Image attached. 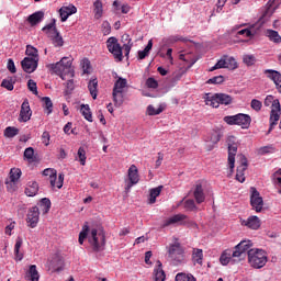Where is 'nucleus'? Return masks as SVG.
<instances>
[{"instance_id":"nucleus-47","label":"nucleus","mask_w":281,"mask_h":281,"mask_svg":"<svg viewBox=\"0 0 281 281\" xmlns=\"http://www.w3.org/2000/svg\"><path fill=\"white\" fill-rule=\"evenodd\" d=\"M267 34L270 41H273V43H281V36L277 31L268 30Z\"/></svg>"},{"instance_id":"nucleus-53","label":"nucleus","mask_w":281,"mask_h":281,"mask_svg":"<svg viewBox=\"0 0 281 281\" xmlns=\"http://www.w3.org/2000/svg\"><path fill=\"white\" fill-rule=\"evenodd\" d=\"M27 87L29 90L34 94V95H38V87L36 86V83L34 82L33 79H30L27 81Z\"/></svg>"},{"instance_id":"nucleus-15","label":"nucleus","mask_w":281,"mask_h":281,"mask_svg":"<svg viewBox=\"0 0 281 281\" xmlns=\"http://www.w3.org/2000/svg\"><path fill=\"white\" fill-rule=\"evenodd\" d=\"M251 195H250V204L256 212H262V205H265L262 201V196H260V192L256 188H251Z\"/></svg>"},{"instance_id":"nucleus-1","label":"nucleus","mask_w":281,"mask_h":281,"mask_svg":"<svg viewBox=\"0 0 281 281\" xmlns=\"http://www.w3.org/2000/svg\"><path fill=\"white\" fill-rule=\"evenodd\" d=\"M87 238L93 251L104 250V245H106V236H104V233L102 232L98 233V229L95 228L90 231L89 223L86 222L81 228V232L79 233V245H85V240H87Z\"/></svg>"},{"instance_id":"nucleus-28","label":"nucleus","mask_w":281,"mask_h":281,"mask_svg":"<svg viewBox=\"0 0 281 281\" xmlns=\"http://www.w3.org/2000/svg\"><path fill=\"white\" fill-rule=\"evenodd\" d=\"M193 196L198 204H201L205 201V193L203 192V186H201V184L195 186Z\"/></svg>"},{"instance_id":"nucleus-16","label":"nucleus","mask_w":281,"mask_h":281,"mask_svg":"<svg viewBox=\"0 0 281 281\" xmlns=\"http://www.w3.org/2000/svg\"><path fill=\"white\" fill-rule=\"evenodd\" d=\"M220 262L223 265V267H227L228 263L233 262V265H236V262H240V259L238 257H234V249H226L222 252L220 257Z\"/></svg>"},{"instance_id":"nucleus-5","label":"nucleus","mask_w":281,"mask_h":281,"mask_svg":"<svg viewBox=\"0 0 281 281\" xmlns=\"http://www.w3.org/2000/svg\"><path fill=\"white\" fill-rule=\"evenodd\" d=\"M42 32H45L48 38L53 41L55 47H63V45H65L63 36H60L58 29H56V20H53V22L44 26Z\"/></svg>"},{"instance_id":"nucleus-19","label":"nucleus","mask_w":281,"mask_h":281,"mask_svg":"<svg viewBox=\"0 0 281 281\" xmlns=\"http://www.w3.org/2000/svg\"><path fill=\"white\" fill-rule=\"evenodd\" d=\"M239 159L240 165L237 167L236 180L239 181V183H245V171L248 168L247 157H245V155H240Z\"/></svg>"},{"instance_id":"nucleus-43","label":"nucleus","mask_w":281,"mask_h":281,"mask_svg":"<svg viewBox=\"0 0 281 281\" xmlns=\"http://www.w3.org/2000/svg\"><path fill=\"white\" fill-rule=\"evenodd\" d=\"M21 175H22V172H21V169H19V168H12L11 170H10V173H9V180L11 181V182H16V181H19V179H21Z\"/></svg>"},{"instance_id":"nucleus-39","label":"nucleus","mask_w":281,"mask_h":281,"mask_svg":"<svg viewBox=\"0 0 281 281\" xmlns=\"http://www.w3.org/2000/svg\"><path fill=\"white\" fill-rule=\"evenodd\" d=\"M127 81L124 78H119L115 83H114V88L113 91H117V92H122L124 93V89L126 88Z\"/></svg>"},{"instance_id":"nucleus-23","label":"nucleus","mask_w":281,"mask_h":281,"mask_svg":"<svg viewBox=\"0 0 281 281\" xmlns=\"http://www.w3.org/2000/svg\"><path fill=\"white\" fill-rule=\"evenodd\" d=\"M186 221H188V215L186 214H176L168 220L165 221L162 224V227H169V225H175L177 223H180V225L186 224Z\"/></svg>"},{"instance_id":"nucleus-14","label":"nucleus","mask_w":281,"mask_h":281,"mask_svg":"<svg viewBox=\"0 0 281 281\" xmlns=\"http://www.w3.org/2000/svg\"><path fill=\"white\" fill-rule=\"evenodd\" d=\"M204 142L209 150H213L214 146L221 142V132L218 130H212L204 136Z\"/></svg>"},{"instance_id":"nucleus-20","label":"nucleus","mask_w":281,"mask_h":281,"mask_svg":"<svg viewBox=\"0 0 281 281\" xmlns=\"http://www.w3.org/2000/svg\"><path fill=\"white\" fill-rule=\"evenodd\" d=\"M281 108L280 103H274V109H271L270 112V130L273 131V126H278V122L280 121Z\"/></svg>"},{"instance_id":"nucleus-27","label":"nucleus","mask_w":281,"mask_h":281,"mask_svg":"<svg viewBox=\"0 0 281 281\" xmlns=\"http://www.w3.org/2000/svg\"><path fill=\"white\" fill-rule=\"evenodd\" d=\"M249 229H259L260 228V218L258 216H250L246 222L243 223Z\"/></svg>"},{"instance_id":"nucleus-55","label":"nucleus","mask_w":281,"mask_h":281,"mask_svg":"<svg viewBox=\"0 0 281 281\" xmlns=\"http://www.w3.org/2000/svg\"><path fill=\"white\" fill-rule=\"evenodd\" d=\"M250 106L254 111H260L262 109V102L258 99H252L250 102Z\"/></svg>"},{"instance_id":"nucleus-34","label":"nucleus","mask_w":281,"mask_h":281,"mask_svg":"<svg viewBox=\"0 0 281 281\" xmlns=\"http://www.w3.org/2000/svg\"><path fill=\"white\" fill-rule=\"evenodd\" d=\"M93 13L94 19H102V14H104V8L100 0L93 2Z\"/></svg>"},{"instance_id":"nucleus-25","label":"nucleus","mask_w":281,"mask_h":281,"mask_svg":"<svg viewBox=\"0 0 281 281\" xmlns=\"http://www.w3.org/2000/svg\"><path fill=\"white\" fill-rule=\"evenodd\" d=\"M25 280H29V281L41 280V274L38 273V269L36 268V265H31L29 267V270L25 273Z\"/></svg>"},{"instance_id":"nucleus-6","label":"nucleus","mask_w":281,"mask_h":281,"mask_svg":"<svg viewBox=\"0 0 281 281\" xmlns=\"http://www.w3.org/2000/svg\"><path fill=\"white\" fill-rule=\"evenodd\" d=\"M224 122L229 126H241V128H249L251 126V116L248 114H236V115H228L224 117Z\"/></svg>"},{"instance_id":"nucleus-31","label":"nucleus","mask_w":281,"mask_h":281,"mask_svg":"<svg viewBox=\"0 0 281 281\" xmlns=\"http://www.w3.org/2000/svg\"><path fill=\"white\" fill-rule=\"evenodd\" d=\"M161 190H164V186H159L157 188L150 189L149 191V204L153 205L157 203V196L161 194Z\"/></svg>"},{"instance_id":"nucleus-8","label":"nucleus","mask_w":281,"mask_h":281,"mask_svg":"<svg viewBox=\"0 0 281 281\" xmlns=\"http://www.w3.org/2000/svg\"><path fill=\"white\" fill-rule=\"evenodd\" d=\"M254 247V243L251 240H241L238 245L234 247V258H238L240 261L245 260L246 256H249V251Z\"/></svg>"},{"instance_id":"nucleus-17","label":"nucleus","mask_w":281,"mask_h":281,"mask_svg":"<svg viewBox=\"0 0 281 281\" xmlns=\"http://www.w3.org/2000/svg\"><path fill=\"white\" fill-rule=\"evenodd\" d=\"M30 120H32V109L30 101L25 99L21 105L19 122H30Z\"/></svg>"},{"instance_id":"nucleus-3","label":"nucleus","mask_w":281,"mask_h":281,"mask_svg":"<svg viewBox=\"0 0 281 281\" xmlns=\"http://www.w3.org/2000/svg\"><path fill=\"white\" fill-rule=\"evenodd\" d=\"M204 102L207 106H212L213 109H218V106H221V104H225L226 106L232 104L233 102V98L229 94H225V93H206L203 97Z\"/></svg>"},{"instance_id":"nucleus-38","label":"nucleus","mask_w":281,"mask_h":281,"mask_svg":"<svg viewBox=\"0 0 281 281\" xmlns=\"http://www.w3.org/2000/svg\"><path fill=\"white\" fill-rule=\"evenodd\" d=\"M21 247H23V239L21 237H18L14 246V254L16 260H23V254H20Z\"/></svg>"},{"instance_id":"nucleus-59","label":"nucleus","mask_w":281,"mask_h":281,"mask_svg":"<svg viewBox=\"0 0 281 281\" xmlns=\"http://www.w3.org/2000/svg\"><path fill=\"white\" fill-rule=\"evenodd\" d=\"M146 86L148 87V89H157V87H159V82H157V80H155V78L149 77L146 80Z\"/></svg>"},{"instance_id":"nucleus-11","label":"nucleus","mask_w":281,"mask_h":281,"mask_svg":"<svg viewBox=\"0 0 281 281\" xmlns=\"http://www.w3.org/2000/svg\"><path fill=\"white\" fill-rule=\"evenodd\" d=\"M169 258L172 259L177 265H180V262L183 260V247H181V244L176 243L171 244L168 249Z\"/></svg>"},{"instance_id":"nucleus-21","label":"nucleus","mask_w":281,"mask_h":281,"mask_svg":"<svg viewBox=\"0 0 281 281\" xmlns=\"http://www.w3.org/2000/svg\"><path fill=\"white\" fill-rule=\"evenodd\" d=\"M236 153H238V145L228 143V167L232 172L236 164Z\"/></svg>"},{"instance_id":"nucleus-60","label":"nucleus","mask_w":281,"mask_h":281,"mask_svg":"<svg viewBox=\"0 0 281 281\" xmlns=\"http://www.w3.org/2000/svg\"><path fill=\"white\" fill-rule=\"evenodd\" d=\"M5 186H7L8 192H16V182L15 181L12 182V180L7 179Z\"/></svg>"},{"instance_id":"nucleus-51","label":"nucleus","mask_w":281,"mask_h":281,"mask_svg":"<svg viewBox=\"0 0 281 281\" xmlns=\"http://www.w3.org/2000/svg\"><path fill=\"white\" fill-rule=\"evenodd\" d=\"M206 82H207V85H223V82H225V77L216 76V77L209 79Z\"/></svg>"},{"instance_id":"nucleus-13","label":"nucleus","mask_w":281,"mask_h":281,"mask_svg":"<svg viewBox=\"0 0 281 281\" xmlns=\"http://www.w3.org/2000/svg\"><path fill=\"white\" fill-rule=\"evenodd\" d=\"M40 217L41 211L38 206H33L29 209V212L26 214L27 226L31 227V229H34L38 225Z\"/></svg>"},{"instance_id":"nucleus-18","label":"nucleus","mask_w":281,"mask_h":281,"mask_svg":"<svg viewBox=\"0 0 281 281\" xmlns=\"http://www.w3.org/2000/svg\"><path fill=\"white\" fill-rule=\"evenodd\" d=\"M21 66L25 74H34V70L38 69V59L24 57V59L21 61Z\"/></svg>"},{"instance_id":"nucleus-42","label":"nucleus","mask_w":281,"mask_h":281,"mask_svg":"<svg viewBox=\"0 0 281 281\" xmlns=\"http://www.w3.org/2000/svg\"><path fill=\"white\" fill-rule=\"evenodd\" d=\"M150 49H153V40L148 41L147 46L144 48V50L138 52V59L144 60L148 54H150Z\"/></svg>"},{"instance_id":"nucleus-36","label":"nucleus","mask_w":281,"mask_h":281,"mask_svg":"<svg viewBox=\"0 0 281 281\" xmlns=\"http://www.w3.org/2000/svg\"><path fill=\"white\" fill-rule=\"evenodd\" d=\"M88 89L90 91L91 97L93 100H97L98 98V79H92L88 83Z\"/></svg>"},{"instance_id":"nucleus-24","label":"nucleus","mask_w":281,"mask_h":281,"mask_svg":"<svg viewBox=\"0 0 281 281\" xmlns=\"http://www.w3.org/2000/svg\"><path fill=\"white\" fill-rule=\"evenodd\" d=\"M76 12H78V9L74 4H69L68 7H61L59 9L61 22L65 23V21H67V19H69L71 14H76Z\"/></svg>"},{"instance_id":"nucleus-2","label":"nucleus","mask_w":281,"mask_h":281,"mask_svg":"<svg viewBox=\"0 0 281 281\" xmlns=\"http://www.w3.org/2000/svg\"><path fill=\"white\" fill-rule=\"evenodd\" d=\"M72 63L74 59H71V57H63L59 61L50 64L48 67L53 70V74L59 76L61 80H67V78H74L75 76L74 68L71 67Z\"/></svg>"},{"instance_id":"nucleus-64","label":"nucleus","mask_w":281,"mask_h":281,"mask_svg":"<svg viewBox=\"0 0 281 281\" xmlns=\"http://www.w3.org/2000/svg\"><path fill=\"white\" fill-rule=\"evenodd\" d=\"M49 139H50L49 132H44L42 134V143L45 144L46 146H49Z\"/></svg>"},{"instance_id":"nucleus-10","label":"nucleus","mask_w":281,"mask_h":281,"mask_svg":"<svg viewBox=\"0 0 281 281\" xmlns=\"http://www.w3.org/2000/svg\"><path fill=\"white\" fill-rule=\"evenodd\" d=\"M106 47L110 54H112L119 63H121L123 55H122V46H120V43H117L116 37H110L106 41Z\"/></svg>"},{"instance_id":"nucleus-52","label":"nucleus","mask_w":281,"mask_h":281,"mask_svg":"<svg viewBox=\"0 0 281 281\" xmlns=\"http://www.w3.org/2000/svg\"><path fill=\"white\" fill-rule=\"evenodd\" d=\"M225 65H227V63L225 61V56H224L212 68H210V71H216V69H225Z\"/></svg>"},{"instance_id":"nucleus-22","label":"nucleus","mask_w":281,"mask_h":281,"mask_svg":"<svg viewBox=\"0 0 281 281\" xmlns=\"http://www.w3.org/2000/svg\"><path fill=\"white\" fill-rule=\"evenodd\" d=\"M266 76L272 80L276 85V89L278 90L279 93H281V74L278 72V70H265Z\"/></svg>"},{"instance_id":"nucleus-49","label":"nucleus","mask_w":281,"mask_h":281,"mask_svg":"<svg viewBox=\"0 0 281 281\" xmlns=\"http://www.w3.org/2000/svg\"><path fill=\"white\" fill-rule=\"evenodd\" d=\"M1 87H3V89H7L8 91H14V81L12 80V78L3 79L1 82Z\"/></svg>"},{"instance_id":"nucleus-12","label":"nucleus","mask_w":281,"mask_h":281,"mask_svg":"<svg viewBox=\"0 0 281 281\" xmlns=\"http://www.w3.org/2000/svg\"><path fill=\"white\" fill-rule=\"evenodd\" d=\"M127 177L130 182H127L125 191L131 192V188L139 183V170L137 169V166L131 165V167L127 170Z\"/></svg>"},{"instance_id":"nucleus-4","label":"nucleus","mask_w":281,"mask_h":281,"mask_svg":"<svg viewBox=\"0 0 281 281\" xmlns=\"http://www.w3.org/2000/svg\"><path fill=\"white\" fill-rule=\"evenodd\" d=\"M267 252L259 248L248 250V263L252 269H262L267 265Z\"/></svg>"},{"instance_id":"nucleus-35","label":"nucleus","mask_w":281,"mask_h":281,"mask_svg":"<svg viewBox=\"0 0 281 281\" xmlns=\"http://www.w3.org/2000/svg\"><path fill=\"white\" fill-rule=\"evenodd\" d=\"M80 113L88 122H93V114L91 113V108L89 104H81Z\"/></svg>"},{"instance_id":"nucleus-44","label":"nucleus","mask_w":281,"mask_h":281,"mask_svg":"<svg viewBox=\"0 0 281 281\" xmlns=\"http://www.w3.org/2000/svg\"><path fill=\"white\" fill-rule=\"evenodd\" d=\"M176 281H196V278L192 273L180 272L176 276Z\"/></svg>"},{"instance_id":"nucleus-41","label":"nucleus","mask_w":281,"mask_h":281,"mask_svg":"<svg viewBox=\"0 0 281 281\" xmlns=\"http://www.w3.org/2000/svg\"><path fill=\"white\" fill-rule=\"evenodd\" d=\"M25 54H26L27 58H33L35 60H38V49H36V47H34L32 45H27Z\"/></svg>"},{"instance_id":"nucleus-62","label":"nucleus","mask_w":281,"mask_h":281,"mask_svg":"<svg viewBox=\"0 0 281 281\" xmlns=\"http://www.w3.org/2000/svg\"><path fill=\"white\" fill-rule=\"evenodd\" d=\"M259 155H268L269 153H273V146H263L258 149Z\"/></svg>"},{"instance_id":"nucleus-37","label":"nucleus","mask_w":281,"mask_h":281,"mask_svg":"<svg viewBox=\"0 0 281 281\" xmlns=\"http://www.w3.org/2000/svg\"><path fill=\"white\" fill-rule=\"evenodd\" d=\"M112 95L115 106L120 108L122 104H124V92L113 90Z\"/></svg>"},{"instance_id":"nucleus-7","label":"nucleus","mask_w":281,"mask_h":281,"mask_svg":"<svg viewBox=\"0 0 281 281\" xmlns=\"http://www.w3.org/2000/svg\"><path fill=\"white\" fill-rule=\"evenodd\" d=\"M277 0H269L265 7L261 8V15L259 18V23L265 25V23H269L271 16L276 13V9L278 8Z\"/></svg>"},{"instance_id":"nucleus-63","label":"nucleus","mask_w":281,"mask_h":281,"mask_svg":"<svg viewBox=\"0 0 281 281\" xmlns=\"http://www.w3.org/2000/svg\"><path fill=\"white\" fill-rule=\"evenodd\" d=\"M7 68L11 74H16V66L14 65V60L9 59L7 64Z\"/></svg>"},{"instance_id":"nucleus-57","label":"nucleus","mask_w":281,"mask_h":281,"mask_svg":"<svg viewBox=\"0 0 281 281\" xmlns=\"http://www.w3.org/2000/svg\"><path fill=\"white\" fill-rule=\"evenodd\" d=\"M42 100L44 102L45 109L48 110V113H52V109L54 106L52 99H49V97H44Z\"/></svg>"},{"instance_id":"nucleus-48","label":"nucleus","mask_w":281,"mask_h":281,"mask_svg":"<svg viewBox=\"0 0 281 281\" xmlns=\"http://www.w3.org/2000/svg\"><path fill=\"white\" fill-rule=\"evenodd\" d=\"M16 135H19V128L16 127H12V126H8L4 130V137H16Z\"/></svg>"},{"instance_id":"nucleus-45","label":"nucleus","mask_w":281,"mask_h":281,"mask_svg":"<svg viewBox=\"0 0 281 281\" xmlns=\"http://www.w3.org/2000/svg\"><path fill=\"white\" fill-rule=\"evenodd\" d=\"M276 103L280 104V100L276 99L273 95H267L265 99V106H271V109L276 108Z\"/></svg>"},{"instance_id":"nucleus-26","label":"nucleus","mask_w":281,"mask_h":281,"mask_svg":"<svg viewBox=\"0 0 281 281\" xmlns=\"http://www.w3.org/2000/svg\"><path fill=\"white\" fill-rule=\"evenodd\" d=\"M43 19H45V13L43 11H37V12L31 14L29 16L27 21L31 25H38V23H41V21H43Z\"/></svg>"},{"instance_id":"nucleus-40","label":"nucleus","mask_w":281,"mask_h":281,"mask_svg":"<svg viewBox=\"0 0 281 281\" xmlns=\"http://www.w3.org/2000/svg\"><path fill=\"white\" fill-rule=\"evenodd\" d=\"M225 59V69H238V63L234 57H229L227 55L224 56Z\"/></svg>"},{"instance_id":"nucleus-61","label":"nucleus","mask_w":281,"mask_h":281,"mask_svg":"<svg viewBox=\"0 0 281 281\" xmlns=\"http://www.w3.org/2000/svg\"><path fill=\"white\" fill-rule=\"evenodd\" d=\"M184 207L190 212H194V210H196V204L194 203V200H187L184 202Z\"/></svg>"},{"instance_id":"nucleus-9","label":"nucleus","mask_w":281,"mask_h":281,"mask_svg":"<svg viewBox=\"0 0 281 281\" xmlns=\"http://www.w3.org/2000/svg\"><path fill=\"white\" fill-rule=\"evenodd\" d=\"M44 177H49V183L52 188H57L60 190L63 183L65 182V176L60 173L59 176L56 172V169L47 168L43 171Z\"/></svg>"},{"instance_id":"nucleus-50","label":"nucleus","mask_w":281,"mask_h":281,"mask_svg":"<svg viewBox=\"0 0 281 281\" xmlns=\"http://www.w3.org/2000/svg\"><path fill=\"white\" fill-rule=\"evenodd\" d=\"M160 113H164V109L159 106L158 109H155L153 105L147 106V114L148 115H159Z\"/></svg>"},{"instance_id":"nucleus-29","label":"nucleus","mask_w":281,"mask_h":281,"mask_svg":"<svg viewBox=\"0 0 281 281\" xmlns=\"http://www.w3.org/2000/svg\"><path fill=\"white\" fill-rule=\"evenodd\" d=\"M38 207L43 214H49V210H52V201L48 198H44L40 201Z\"/></svg>"},{"instance_id":"nucleus-58","label":"nucleus","mask_w":281,"mask_h":281,"mask_svg":"<svg viewBox=\"0 0 281 281\" xmlns=\"http://www.w3.org/2000/svg\"><path fill=\"white\" fill-rule=\"evenodd\" d=\"M243 60L245 65H247L248 67H251V65L256 63V57H254V55H244Z\"/></svg>"},{"instance_id":"nucleus-30","label":"nucleus","mask_w":281,"mask_h":281,"mask_svg":"<svg viewBox=\"0 0 281 281\" xmlns=\"http://www.w3.org/2000/svg\"><path fill=\"white\" fill-rule=\"evenodd\" d=\"M25 194L26 196H36V194H38V182H29L25 188Z\"/></svg>"},{"instance_id":"nucleus-54","label":"nucleus","mask_w":281,"mask_h":281,"mask_svg":"<svg viewBox=\"0 0 281 281\" xmlns=\"http://www.w3.org/2000/svg\"><path fill=\"white\" fill-rule=\"evenodd\" d=\"M24 158L27 159V161H34V148L27 147L24 150Z\"/></svg>"},{"instance_id":"nucleus-33","label":"nucleus","mask_w":281,"mask_h":281,"mask_svg":"<svg viewBox=\"0 0 281 281\" xmlns=\"http://www.w3.org/2000/svg\"><path fill=\"white\" fill-rule=\"evenodd\" d=\"M158 268L154 270V280L155 281H165L166 272L161 269V261H157Z\"/></svg>"},{"instance_id":"nucleus-56","label":"nucleus","mask_w":281,"mask_h":281,"mask_svg":"<svg viewBox=\"0 0 281 281\" xmlns=\"http://www.w3.org/2000/svg\"><path fill=\"white\" fill-rule=\"evenodd\" d=\"M81 68L83 69V74H89V69H91V61L88 58H83L81 60Z\"/></svg>"},{"instance_id":"nucleus-46","label":"nucleus","mask_w":281,"mask_h":281,"mask_svg":"<svg viewBox=\"0 0 281 281\" xmlns=\"http://www.w3.org/2000/svg\"><path fill=\"white\" fill-rule=\"evenodd\" d=\"M79 162L81 166H87V151L85 150V147H79L78 153Z\"/></svg>"},{"instance_id":"nucleus-32","label":"nucleus","mask_w":281,"mask_h":281,"mask_svg":"<svg viewBox=\"0 0 281 281\" xmlns=\"http://www.w3.org/2000/svg\"><path fill=\"white\" fill-rule=\"evenodd\" d=\"M193 265H203V249L194 248L192 252Z\"/></svg>"}]
</instances>
